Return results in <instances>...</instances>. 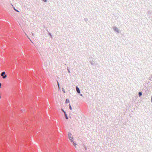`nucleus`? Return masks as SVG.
<instances>
[{"label": "nucleus", "instance_id": "nucleus-1", "mask_svg": "<svg viewBox=\"0 0 152 152\" xmlns=\"http://www.w3.org/2000/svg\"><path fill=\"white\" fill-rule=\"evenodd\" d=\"M68 136L69 137V140L71 141V142H73V137L72 136V134L70 132H69L68 134Z\"/></svg>", "mask_w": 152, "mask_h": 152}, {"label": "nucleus", "instance_id": "nucleus-2", "mask_svg": "<svg viewBox=\"0 0 152 152\" xmlns=\"http://www.w3.org/2000/svg\"><path fill=\"white\" fill-rule=\"evenodd\" d=\"M113 29L115 32L118 33H119V30L116 26H114L113 27Z\"/></svg>", "mask_w": 152, "mask_h": 152}, {"label": "nucleus", "instance_id": "nucleus-3", "mask_svg": "<svg viewBox=\"0 0 152 152\" xmlns=\"http://www.w3.org/2000/svg\"><path fill=\"white\" fill-rule=\"evenodd\" d=\"M1 76L2 77L3 79H5L7 77V75L5 74V72H3L1 73Z\"/></svg>", "mask_w": 152, "mask_h": 152}, {"label": "nucleus", "instance_id": "nucleus-4", "mask_svg": "<svg viewBox=\"0 0 152 152\" xmlns=\"http://www.w3.org/2000/svg\"><path fill=\"white\" fill-rule=\"evenodd\" d=\"M76 89L77 93L78 94L80 93V89L77 86L76 87Z\"/></svg>", "mask_w": 152, "mask_h": 152}, {"label": "nucleus", "instance_id": "nucleus-5", "mask_svg": "<svg viewBox=\"0 0 152 152\" xmlns=\"http://www.w3.org/2000/svg\"><path fill=\"white\" fill-rule=\"evenodd\" d=\"M64 114L65 116L66 119H68L69 118L68 117L67 115L66 114V112H64Z\"/></svg>", "mask_w": 152, "mask_h": 152}, {"label": "nucleus", "instance_id": "nucleus-6", "mask_svg": "<svg viewBox=\"0 0 152 152\" xmlns=\"http://www.w3.org/2000/svg\"><path fill=\"white\" fill-rule=\"evenodd\" d=\"M90 62L91 63V64L92 65H95V63L93 61H91Z\"/></svg>", "mask_w": 152, "mask_h": 152}, {"label": "nucleus", "instance_id": "nucleus-7", "mask_svg": "<svg viewBox=\"0 0 152 152\" xmlns=\"http://www.w3.org/2000/svg\"><path fill=\"white\" fill-rule=\"evenodd\" d=\"M142 92H139L138 93V95H139V96L140 97V96H142Z\"/></svg>", "mask_w": 152, "mask_h": 152}, {"label": "nucleus", "instance_id": "nucleus-8", "mask_svg": "<svg viewBox=\"0 0 152 152\" xmlns=\"http://www.w3.org/2000/svg\"><path fill=\"white\" fill-rule=\"evenodd\" d=\"M65 102L66 103H68L69 102V101L68 99H66Z\"/></svg>", "mask_w": 152, "mask_h": 152}, {"label": "nucleus", "instance_id": "nucleus-9", "mask_svg": "<svg viewBox=\"0 0 152 152\" xmlns=\"http://www.w3.org/2000/svg\"><path fill=\"white\" fill-rule=\"evenodd\" d=\"M48 35H50V37L52 38V35L51 34V33H50V32H48Z\"/></svg>", "mask_w": 152, "mask_h": 152}, {"label": "nucleus", "instance_id": "nucleus-10", "mask_svg": "<svg viewBox=\"0 0 152 152\" xmlns=\"http://www.w3.org/2000/svg\"><path fill=\"white\" fill-rule=\"evenodd\" d=\"M67 68L68 72L69 73H70V71L69 69V67H68Z\"/></svg>", "mask_w": 152, "mask_h": 152}, {"label": "nucleus", "instance_id": "nucleus-11", "mask_svg": "<svg viewBox=\"0 0 152 152\" xmlns=\"http://www.w3.org/2000/svg\"><path fill=\"white\" fill-rule=\"evenodd\" d=\"M62 91H63V92H64V93H66L65 92V91L64 90V88H62Z\"/></svg>", "mask_w": 152, "mask_h": 152}, {"label": "nucleus", "instance_id": "nucleus-12", "mask_svg": "<svg viewBox=\"0 0 152 152\" xmlns=\"http://www.w3.org/2000/svg\"><path fill=\"white\" fill-rule=\"evenodd\" d=\"M84 20L86 22L88 20V19L87 18H85L84 19Z\"/></svg>", "mask_w": 152, "mask_h": 152}, {"label": "nucleus", "instance_id": "nucleus-13", "mask_svg": "<svg viewBox=\"0 0 152 152\" xmlns=\"http://www.w3.org/2000/svg\"><path fill=\"white\" fill-rule=\"evenodd\" d=\"M72 142L73 143V145L75 147L76 145L77 144L75 142L73 141V142Z\"/></svg>", "mask_w": 152, "mask_h": 152}, {"label": "nucleus", "instance_id": "nucleus-14", "mask_svg": "<svg viewBox=\"0 0 152 152\" xmlns=\"http://www.w3.org/2000/svg\"><path fill=\"white\" fill-rule=\"evenodd\" d=\"M69 108L70 110H72V107L70 104H69Z\"/></svg>", "mask_w": 152, "mask_h": 152}, {"label": "nucleus", "instance_id": "nucleus-15", "mask_svg": "<svg viewBox=\"0 0 152 152\" xmlns=\"http://www.w3.org/2000/svg\"><path fill=\"white\" fill-rule=\"evenodd\" d=\"M150 80L151 81H152V74L151 75V77H150Z\"/></svg>", "mask_w": 152, "mask_h": 152}, {"label": "nucleus", "instance_id": "nucleus-16", "mask_svg": "<svg viewBox=\"0 0 152 152\" xmlns=\"http://www.w3.org/2000/svg\"><path fill=\"white\" fill-rule=\"evenodd\" d=\"M57 85H58V86L59 87V83L58 81V80H57Z\"/></svg>", "mask_w": 152, "mask_h": 152}, {"label": "nucleus", "instance_id": "nucleus-17", "mask_svg": "<svg viewBox=\"0 0 152 152\" xmlns=\"http://www.w3.org/2000/svg\"><path fill=\"white\" fill-rule=\"evenodd\" d=\"M14 10H15V11L16 12H19V11H18L17 10L15 9V8H14Z\"/></svg>", "mask_w": 152, "mask_h": 152}, {"label": "nucleus", "instance_id": "nucleus-18", "mask_svg": "<svg viewBox=\"0 0 152 152\" xmlns=\"http://www.w3.org/2000/svg\"><path fill=\"white\" fill-rule=\"evenodd\" d=\"M151 12L150 11H148V14H151Z\"/></svg>", "mask_w": 152, "mask_h": 152}, {"label": "nucleus", "instance_id": "nucleus-19", "mask_svg": "<svg viewBox=\"0 0 152 152\" xmlns=\"http://www.w3.org/2000/svg\"><path fill=\"white\" fill-rule=\"evenodd\" d=\"M43 1L45 2H47V0H43Z\"/></svg>", "mask_w": 152, "mask_h": 152}, {"label": "nucleus", "instance_id": "nucleus-20", "mask_svg": "<svg viewBox=\"0 0 152 152\" xmlns=\"http://www.w3.org/2000/svg\"><path fill=\"white\" fill-rule=\"evenodd\" d=\"M151 102L152 103V95L151 96Z\"/></svg>", "mask_w": 152, "mask_h": 152}, {"label": "nucleus", "instance_id": "nucleus-21", "mask_svg": "<svg viewBox=\"0 0 152 152\" xmlns=\"http://www.w3.org/2000/svg\"><path fill=\"white\" fill-rule=\"evenodd\" d=\"M46 31H47L48 33V32H49V31H48V29H47V28H46Z\"/></svg>", "mask_w": 152, "mask_h": 152}, {"label": "nucleus", "instance_id": "nucleus-22", "mask_svg": "<svg viewBox=\"0 0 152 152\" xmlns=\"http://www.w3.org/2000/svg\"><path fill=\"white\" fill-rule=\"evenodd\" d=\"M1 83H0V88H1Z\"/></svg>", "mask_w": 152, "mask_h": 152}, {"label": "nucleus", "instance_id": "nucleus-23", "mask_svg": "<svg viewBox=\"0 0 152 152\" xmlns=\"http://www.w3.org/2000/svg\"><path fill=\"white\" fill-rule=\"evenodd\" d=\"M85 148L86 150L87 149V148L86 147H85Z\"/></svg>", "mask_w": 152, "mask_h": 152}, {"label": "nucleus", "instance_id": "nucleus-24", "mask_svg": "<svg viewBox=\"0 0 152 152\" xmlns=\"http://www.w3.org/2000/svg\"><path fill=\"white\" fill-rule=\"evenodd\" d=\"M64 112H64H65L64 110H62Z\"/></svg>", "mask_w": 152, "mask_h": 152}, {"label": "nucleus", "instance_id": "nucleus-25", "mask_svg": "<svg viewBox=\"0 0 152 152\" xmlns=\"http://www.w3.org/2000/svg\"><path fill=\"white\" fill-rule=\"evenodd\" d=\"M80 95L81 96H82V94H80Z\"/></svg>", "mask_w": 152, "mask_h": 152}, {"label": "nucleus", "instance_id": "nucleus-26", "mask_svg": "<svg viewBox=\"0 0 152 152\" xmlns=\"http://www.w3.org/2000/svg\"><path fill=\"white\" fill-rule=\"evenodd\" d=\"M32 35H34L33 34V33H32Z\"/></svg>", "mask_w": 152, "mask_h": 152}]
</instances>
